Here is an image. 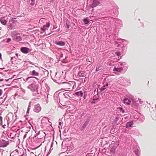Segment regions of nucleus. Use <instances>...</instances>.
<instances>
[{
	"label": "nucleus",
	"instance_id": "nucleus-14",
	"mask_svg": "<svg viewBox=\"0 0 156 156\" xmlns=\"http://www.w3.org/2000/svg\"><path fill=\"white\" fill-rule=\"evenodd\" d=\"M133 125V122L132 121H130L126 123V127L127 128H129L131 127Z\"/></svg>",
	"mask_w": 156,
	"mask_h": 156
},
{
	"label": "nucleus",
	"instance_id": "nucleus-64",
	"mask_svg": "<svg viewBox=\"0 0 156 156\" xmlns=\"http://www.w3.org/2000/svg\"><path fill=\"white\" fill-rule=\"evenodd\" d=\"M16 57H18V53H16Z\"/></svg>",
	"mask_w": 156,
	"mask_h": 156
},
{
	"label": "nucleus",
	"instance_id": "nucleus-32",
	"mask_svg": "<svg viewBox=\"0 0 156 156\" xmlns=\"http://www.w3.org/2000/svg\"><path fill=\"white\" fill-rule=\"evenodd\" d=\"M118 109H119L120 112L122 113H125V111L123 109V108L122 107H119L118 108Z\"/></svg>",
	"mask_w": 156,
	"mask_h": 156
},
{
	"label": "nucleus",
	"instance_id": "nucleus-63",
	"mask_svg": "<svg viewBox=\"0 0 156 156\" xmlns=\"http://www.w3.org/2000/svg\"><path fill=\"white\" fill-rule=\"evenodd\" d=\"M30 131L29 129H27V131L25 132H27V133Z\"/></svg>",
	"mask_w": 156,
	"mask_h": 156
},
{
	"label": "nucleus",
	"instance_id": "nucleus-61",
	"mask_svg": "<svg viewBox=\"0 0 156 156\" xmlns=\"http://www.w3.org/2000/svg\"><path fill=\"white\" fill-rule=\"evenodd\" d=\"M27 80V78H26L25 79V80L26 81H27L28 82H29L30 81V80Z\"/></svg>",
	"mask_w": 156,
	"mask_h": 156
},
{
	"label": "nucleus",
	"instance_id": "nucleus-59",
	"mask_svg": "<svg viewBox=\"0 0 156 156\" xmlns=\"http://www.w3.org/2000/svg\"><path fill=\"white\" fill-rule=\"evenodd\" d=\"M52 149H53V148L52 149H51V148H50L49 149V151L48 152H50V153L51 152V151L52 150Z\"/></svg>",
	"mask_w": 156,
	"mask_h": 156
},
{
	"label": "nucleus",
	"instance_id": "nucleus-1",
	"mask_svg": "<svg viewBox=\"0 0 156 156\" xmlns=\"http://www.w3.org/2000/svg\"><path fill=\"white\" fill-rule=\"evenodd\" d=\"M108 4V7L106 9L105 11L108 14L112 15L115 14L114 10V9H117L118 7L115 2L112 1H110Z\"/></svg>",
	"mask_w": 156,
	"mask_h": 156
},
{
	"label": "nucleus",
	"instance_id": "nucleus-52",
	"mask_svg": "<svg viewBox=\"0 0 156 156\" xmlns=\"http://www.w3.org/2000/svg\"><path fill=\"white\" fill-rule=\"evenodd\" d=\"M19 94V93L17 92L16 93L14 94V96L16 97Z\"/></svg>",
	"mask_w": 156,
	"mask_h": 156
},
{
	"label": "nucleus",
	"instance_id": "nucleus-38",
	"mask_svg": "<svg viewBox=\"0 0 156 156\" xmlns=\"http://www.w3.org/2000/svg\"><path fill=\"white\" fill-rule=\"evenodd\" d=\"M58 123H59V126H62V120L61 119H59V122H58Z\"/></svg>",
	"mask_w": 156,
	"mask_h": 156
},
{
	"label": "nucleus",
	"instance_id": "nucleus-28",
	"mask_svg": "<svg viewBox=\"0 0 156 156\" xmlns=\"http://www.w3.org/2000/svg\"><path fill=\"white\" fill-rule=\"evenodd\" d=\"M119 63L120 64V65L122 66H125L126 68H127V66H126L127 63L125 62H119Z\"/></svg>",
	"mask_w": 156,
	"mask_h": 156
},
{
	"label": "nucleus",
	"instance_id": "nucleus-7",
	"mask_svg": "<svg viewBox=\"0 0 156 156\" xmlns=\"http://www.w3.org/2000/svg\"><path fill=\"white\" fill-rule=\"evenodd\" d=\"M41 108L39 104H37L34 106L33 111L36 112H39L41 110Z\"/></svg>",
	"mask_w": 156,
	"mask_h": 156
},
{
	"label": "nucleus",
	"instance_id": "nucleus-39",
	"mask_svg": "<svg viewBox=\"0 0 156 156\" xmlns=\"http://www.w3.org/2000/svg\"><path fill=\"white\" fill-rule=\"evenodd\" d=\"M18 58V57H16L15 56H13V57H12L11 58V60H12V62L13 61H12V60H15V61L16 60H17V59Z\"/></svg>",
	"mask_w": 156,
	"mask_h": 156
},
{
	"label": "nucleus",
	"instance_id": "nucleus-24",
	"mask_svg": "<svg viewBox=\"0 0 156 156\" xmlns=\"http://www.w3.org/2000/svg\"><path fill=\"white\" fill-rule=\"evenodd\" d=\"M100 100V99L99 98H94L93 99L92 101L91 102V103L92 104H95L97 101H99Z\"/></svg>",
	"mask_w": 156,
	"mask_h": 156
},
{
	"label": "nucleus",
	"instance_id": "nucleus-31",
	"mask_svg": "<svg viewBox=\"0 0 156 156\" xmlns=\"http://www.w3.org/2000/svg\"><path fill=\"white\" fill-rule=\"evenodd\" d=\"M16 19V18H11L9 20L10 21V22H11L13 24L15 23L16 21L15 20Z\"/></svg>",
	"mask_w": 156,
	"mask_h": 156
},
{
	"label": "nucleus",
	"instance_id": "nucleus-56",
	"mask_svg": "<svg viewBox=\"0 0 156 156\" xmlns=\"http://www.w3.org/2000/svg\"><path fill=\"white\" fill-rule=\"evenodd\" d=\"M12 78H9V79H7V80H5V81H9V80H12Z\"/></svg>",
	"mask_w": 156,
	"mask_h": 156
},
{
	"label": "nucleus",
	"instance_id": "nucleus-16",
	"mask_svg": "<svg viewBox=\"0 0 156 156\" xmlns=\"http://www.w3.org/2000/svg\"><path fill=\"white\" fill-rule=\"evenodd\" d=\"M86 73L83 71H80L78 73L77 76L79 77H85L86 76Z\"/></svg>",
	"mask_w": 156,
	"mask_h": 156
},
{
	"label": "nucleus",
	"instance_id": "nucleus-2",
	"mask_svg": "<svg viewBox=\"0 0 156 156\" xmlns=\"http://www.w3.org/2000/svg\"><path fill=\"white\" fill-rule=\"evenodd\" d=\"M32 92V95L33 96H36L37 97H40L42 98L45 96V94L46 92L44 91H41L42 88H29Z\"/></svg>",
	"mask_w": 156,
	"mask_h": 156
},
{
	"label": "nucleus",
	"instance_id": "nucleus-6",
	"mask_svg": "<svg viewBox=\"0 0 156 156\" xmlns=\"http://www.w3.org/2000/svg\"><path fill=\"white\" fill-rule=\"evenodd\" d=\"M9 141H6L5 140L2 139L0 140V147H5L8 145H9Z\"/></svg>",
	"mask_w": 156,
	"mask_h": 156
},
{
	"label": "nucleus",
	"instance_id": "nucleus-25",
	"mask_svg": "<svg viewBox=\"0 0 156 156\" xmlns=\"http://www.w3.org/2000/svg\"><path fill=\"white\" fill-rule=\"evenodd\" d=\"M13 24V23H12L11 22H10V21L9 20V22L8 23V27L12 28L14 27Z\"/></svg>",
	"mask_w": 156,
	"mask_h": 156
},
{
	"label": "nucleus",
	"instance_id": "nucleus-60",
	"mask_svg": "<svg viewBox=\"0 0 156 156\" xmlns=\"http://www.w3.org/2000/svg\"><path fill=\"white\" fill-rule=\"evenodd\" d=\"M53 142H52L51 143V148H52V147H53Z\"/></svg>",
	"mask_w": 156,
	"mask_h": 156
},
{
	"label": "nucleus",
	"instance_id": "nucleus-35",
	"mask_svg": "<svg viewBox=\"0 0 156 156\" xmlns=\"http://www.w3.org/2000/svg\"><path fill=\"white\" fill-rule=\"evenodd\" d=\"M106 88H99L100 90V93H101V92H102L103 90H104ZM97 92H98V89L99 88H97Z\"/></svg>",
	"mask_w": 156,
	"mask_h": 156
},
{
	"label": "nucleus",
	"instance_id": "nucleus-51",
	"mask_svg": "<svg viewBox=\"0 0 156 156\" xmlns=\"http://www.w3.org/2000/svg\"><path fill=\"white\" fill-rule=\"evenodd\" d=\"M2 93V90L0 89V96H1Z\"/></svg>",
	"mask_w": 156,
	"mask_h": 156
},
{
	"label": "nucleus",
	"instance_id": "nucleus-30",
	"mask_svg": "<svg viewBox=\"0 0 156 156\" xmlns=\"http://www.w3.org/2000/svg\"><path fill=\"white\" fill-rule=\"evenodd\" d=\"M126 98H128L130 100V101H132L134 97L133 96L131 95H128L126 96Z\"/></svg>",
	"mask_w": 156,
	"mask_h": 156
},
{
	"label": "nucleus",
	"instance_id": "nucleus-15",
	"mask_svg": "<svg viewBox=\"0 0 156 156\" xmlns=\"http://www.w3.org/2000/svg\"><path fill=\"white\" fill-rule=\"evenodd\" d=\"M55 44L58 45L64 46L65 44V42L64 41H56L55 42Z\"/></svg>",
	"mask_w": 156,
	"mask_h": 156
},
{
	"label": "nucleus",
	"instance_id": "nucleus-9",
	"mask_svg": "<svg viewBox=\"0 0 156 156\" xmlns=\"http://www.w3.org/2000/svg\"><path fill=\"white\" fill-rule=\"evenodd\" d=\"M100 3V2L98 0H94L92 3L90 5V7L92 8H94L97 6Z\"/></svg>",
	"mask_w": 156,
	"mask_h": 156
},
{
	"label": "nucleus",
	"instance_id": "nucleus-49",
	"mask_svg": "<svg viewBox=\"0 0 156 156\" xmlns=\"http://www.w3.org/2000/svg\"><path fill=\"white\" fill-rule=\"evenodd\" d=\"M0 120L2 123V117L1 116H0Z\"/></svg>",
	"mask_w": 156,
	"mask_h": 156
},
{
	"label": "nucleus",
	"instance_id": "nucleus-18",
	"mask_svg": "<svg viewBox=\"0 0 156 156\" xmlns=\"http://www.w3.org/2000/svg\"><path fill=\"white\" fill-rule=\"evenodd\" d=\"M83 21L84 23L85 24L87 25L89 24V23L90 21L89 20L88 17H86L83 20Z\"/></svg>",
	"mask_w": 156,
	"mask_h": 156
},
{
	"label": "nucleus",
	"instance_id": "nucleus-21",
	"mask_svg": "<svg viewBox=\"0 0 156 156\" xmlns=\"http://www.w3.org/2000/svg\"><path fill=\"white\" fill-rule=\"evenodd\" d=\"M19 34L18 33V31L16 30L13 31L11 32V35L12 37L13 36H15Z\"/></svg>",
	"mask_w": 156,
	"mask_h": 156
},
{
	"label": "nucleus",
	"instance_id": "nucleus-58",
	"mask_svg": "<svg viewBox=\"0 0 156 156\" xmlns=\"http://www.w3.org/2000/svg\"><path fill=\"white\" fill-rule=\"evenodd\" d=\"M4 151V150H3L2 149V151H1V152H0L1 154L2 155L3 154V152Z\"/></svg>",
	"mask_w": 156,
	"mask_h": 156
},
{
	"label": "nucleus",
	"instance_id": "nucleus-46",
	"mask_svg": "<svg viewBox=\"0 0 156 156\" xmlns=\"http://www.w3.org/2000/svg\"><path fill=\"white\" fill-rule=\"evenodd\" d=\"M44 27H43V28H41V30L43 31V32H44L45 31L46 29L44 28Z\"/></svg>",
	"mask_w": 156,
	"mask_h": 156
},
{
	"label": "nucleus",
	"instance_id": "nucleus-10",
	"mask_svg": "<svg viewBox=\"0 0 156 156\" xmlns=\"http://www.w3.org/2000/svg\"><path fill=\"white\" fill-rule=\"evenodd\" d=\"M12 39L13 40L15 41L18 42L21 41L22 40L21 37L19 36V34L15 36H13L12 37Z\"/></svg>",
	"mask_w": 156,
	"mask_h": 156
},
{
	"label": "nucleus",
	"instance_id": "nucleus-8",
	"mask_svg": "<svg viewBox=\"0 0 156 156\" xmlns=\"http://www.w3.org/2000/svg\"><path fill=\"white\" fill-rule=\"evenodd\" d=\"M21 51L24 54H27L30 51V49L26 47H22L20 49Z\"/></svg>",
	"mask_w": 156,
	"mask_h": 156
},
{
	"label": "nucleus",
	"instance_id": "nucleus-44",
	"mask_svg": "<svg viewBox=\"0 0 156 156\" xmlns=\"http://www.w3.org/2000/svg\"><path fill=\"white\" fill-rule=\"evenodd\" d=\"M134 152L136 155H138V150H135Z\"/></svg>",
	"mask_w": 156,
	"mask_h": 156
},
{
	"label": "nucleus",
	"instance_id": "nucleus-27",
	"mask_svg": "<svg viewBox=\"0 0 156 156\" xmlns=\"http://www.w3.org/2000/svg\"><path fill=\"white\" fill-rule=\"evenodd\" d=\"M145 119L144 116L143 115L140 116L138 118V120L141 122H143Z\"/></svg>",
	"mask_w": 156,
	"mask_h": 156
},
{
	"label": "nucleus",
	"instance_id": "nucleus-4",
	"mask_svg": "<svg viewBox=\"0 0 156 156\" xmlns=\"http://www.w3.org/2000/svg\"><path fill=\"white\" fill-rule=\"evenodd\" d=\"M119 144L115 143L113 145H112L110 148V153L113 155H114L115 154V150L117 147L119 145Z\"/></svg>",
	"mask_w": 156,
	"mask_h": 156
},
{
	"label": "nucleus",
	"instance_id": "nucleus-29",
	"mask_svg": "<svg viewBox=\"0 0 156 156\" xmlns=\"http://www.w3.org/2000/svg\"><path fill=\"white\" fill-rule=\"evenodd\" d=\"M119 120V118L118 116H116L115 119L113 120V123L114 124H116L117 122Z\"/></svg>",
	"mask_w": 156,
	"mask_h": 156
},
{
	"label": "nucleus",
	"instance_id": "nucleus-36",
	"mask_svg": "<svg viewBox=\"0 0 156 156\" xmlns=\"http://www.w3.org/2000/svg\"><path fill=\"white\" fill-rule=\"evenodd\" d=\"M87 95V93L86 92L84 91L83 93V98L84 99H85L86 98V97Z\"/></svg>",
	"mask_w": 156,
	"mask_h": 156
},
{
	"label": "nucleus",
	"instance_id": "nucleus-26",
	"mask_svg": "<svg viewBox=\"0 0 156 156\" xmlns=\"http://www.w3.org/2000/svg\"><path fill=\"white\" fill-rule=\"evenodd\" d=\"M66 28L69 29V28L70 24L69 21L68 19H66Z\"/></svg>",
	"mask_w": 156,
	"mask_h": 156
},
{
	"label": "nucleus",
	"instance_id": "nucleus-45",
	"mask_svg": "<svg viewBox=\"0 0 156 156\" xmlns=\"http://www.w3.org/2000/svg\"><path fill=\"white\" fill-rule=\"evenodd\" d=\"M27 132H25V134L24 135L23 138V139H24L25 138L27 137Z\"/></svg>",
	"mask_w": 156,
	"mask_h": 156
},
{
	"label": "nucleus",
	"instance_id": "nucleus-42",
	"mask_svg": "<svg viewBox=\"0 0 156 156\" xmlns=\"http://www.w3.org/2000/svg\"><path fill=\"white\" fill-rule=\"evenodd\" d=\"M115 54L117 56H120L121 55V53L120 51H116L115 52Z\"/></svg>",
	"mask_w": 156,
	"mask_h": 156
},
{
	"label": "nucleus",
	"instance_id": "nucleus-20",
	"mask_svg": "<svg viewBox=\"0 0 156 156\" xmlns=\"http://www.w3.org/2000/svg\"><path fill=\"white\" fill-rule=\"evenodd\" d=\"M123 69L122 67H121L119 68H117L116 67H114L113 69V71H117V72H120L122 71Z\"/></svg>",
	"mask_w": 156,
	"mask_h": 156
},
{
	"label": "nucleus",
	"instance_id": "nucleus-12",
	"mask_svg": "<svg viewBox=\"0 0 156 156\" xmlns=\"http://www.w3.org/2000/svg\"><path fill=\"white\" fill-rule=\"evenodd\" d=\"M73 94L74 95H75L78 97H81L83 95V93L82 91L80 90L79 91L74 92L73 93Z\"/></svg>",
	"mask_w": 156,
	"mask_h": 156
},
{
	"label": "nucleus",
	"instance_id": "nucleus-11",
	"mask_svg": "<svg viewBox=\"0 0 156 156\" xmlns=\"http://www.w3.org/2000/svg\"><path fill=\"white\" fill-rule=\"evenodd\" d=\"M17 92L20 95H22L25 94V90L23 88H19L17 90Z\"/></svg>",
	"mask_w": 156,
	"mask_h": 156
},
{
	"label": "nucleus",
	"instance_id": "nucleus-53",
	"mask_svg": "<svg viewBox=\"0 0 156 156\" xmlns=\"http://www.w3.org/2000/svg\"><path fill=\"white\" fill-rule=\"evenodd\" d=\"M63 53H61V54H60V56L61 58L63 57Z\"/></svg>",
	"mask_w": 156,
	"mask_h": 156
},
{
	"label": "nucleus",
	"instance_id": "nucleus-54",
	"mask_svg": "<svg viewBox=\"0 0 156 156\" xmlns=\"http://www.w3.org/2000/svg\"><path fill=\"white\" fill-rule=\"evenodd\" d=\"M31 103V102L30 101L29 102V105H28V107H29V108L31 107V106H30Z\"/></svg>",
	"mask_w": 156,
	"mask_h": 156
},
{
	"label": "nucleus",
	"instance_id": "nucleus-48",
	"mask_svg": "<svg viewBox=\"0 0 156 156\" xmlns=\"http://www.w3.org/2000/svg\"><path fill=\"white\" fill-rule=\"evenodd\" d=\"M27 62L29 63L30 64H31L34 65V63L32 62H31L30 61H27Z\"/></svg>",
	"mask_w": 156,
	"mask_h": 156
},
{
	"label": "nucleus",
	"instance_id": "nucleus-41",
	"mask_svg": "<svg viewBox=\"0 0 156 156\" xmlns=\"http://www.w3.org/2000/svg\"><path fill=\"white\" fill-rule=\"evenodd\" d=\"M69 93V92H66L64 93L63 95L65 96V98H68L66 96L67 95V96H69V95L68 94Z\"/></svg>",
	"mask_w": 156,
	"mask_h": 156
},
{
	"label": "nucleus",
	"instance_id": "nucleus-40",
	"mask_svg": "<svg viewBox=\"0 0 156 156\" xmlns=\"http://www.w3.org/2000/svg\"><path fill=\"white\" fill-rule=\"evenodd\" d=\"M30 0L31 1V2L30 3V5L31 6H33L35 4V0Z\"/></svg>",
	"mask_w": 156,
	"mask_h": 156
},
{
	"label": "nucleus",
	"instance_id": "nucleus-5",
	"mask_svg": "<svg viewBox=\"0 0 156 156\" xmlns=\"http://www.w3.org/2000/svg\"><path fill=\"white\" fill-rule=\"evenodd\" d=\"M90 117H88L86 120L85 121L84 123L82 126L81 130V131L83 130L87 126V125L89 124V123L90 121Z\"/></svg>",
	"mask_w": 156,
	"mask_h": 156
},
{
	"label": "nucleus",
	"instance_id": "nucleus-55",
	"mask_svg": "<svg viewBox=\"0 0 156 156\" xmlns=\"http://www.w3.org/2000/svg\"><path fill=\"white\" fill-rule=\"evenodd\" d=\"M36 132V135H37H37H39V134H40V131H38V132H37V133H36V132Z\"/></svg>",
	"mask_w": 156,
	"mask_h": 156
},
{
	"label": "nucleus",
	"instance_id": "nucleus-13",
	"mask_svg": "<svg viewBox=\"0 0 156 156\" xmlns=\"http://www.w3.org/2000/svg\"><path fill=\"white\" fill-rule=\"evenodd\" d=\"M131 101L128 98H125L123 99V102L124 104L128 105L130 104Z\"/></svg>",
	"mask_w": 156,
	"mask_h": 156
},
{
	"label": "nucleus",
	"instance_id": "nucleus-19",
	"mask_svg": "<svg viewBox=\"0 0 156 156\" xmlns=\"http://www.w3.org/2000/svg\"><path fill=\"white\" fill-rule=\"evenodd\" d=\"M73 149V147L72 146H68L67 147V149L66 152L67 153H70L71 152Z\"/></svg>",
	"mask_w": 156,
	"mask_h": 156
},
{
	"label": "nucleus",
	"instance_id": "nucleus-43",
	"mask_svg": "<svg viewBox=\"0 0 156 156\" xmlns=\"http://www.w3.org/2000/svg\"><path fill=\"white\" fill-rule=\"evenodd\" d=\"M11 40V39L10 38H8L7 39V41H6V42L7 43H9L10 41Z\"/></svg>",
	"mask_w": 156,
	"mask_h": 156
},
{
	"label": "nucleus",
	"instance_id": "nucleus-37",
	"mask_svg": "<svg viewBox=\"0 0 156 156\" xmlns=\"http://www.w3.org/2000/svg\"><path fill=\"white\" fill-rule=\"evenodd\" d=\"M99 85L97 84L96 83H94L93 84V88H94V87H98V88H99Z\"/></svg>",
	"mask_w": 156,
	"mask_h": 156
},
{
	"label": "nucleus",
	"instance_id": "nucleus-17",
	"mask_svg": "<svg viewBox=\"0 0 156 156\" xmlns=\"http://www.w3.org/2000/svg\"><path fill=\"white\" fill-rule=\"evenodd\" d=\"M0 21L1 23L4 25H6L7 21L5 20L4 17H2L0 18Z\"/></svg>",
	"mask_w": 156,
	"mask_h": 156
},
{
	"label": "nucleus",
	"instance_id": "nucleus-22",
	"mask_svg": "<svg viewBox=\"0 0 156 156\" xmlns=\"http://www.w3.org/2000/svg\"><path fill=\"white\" fill-rule=\"evenodd\" d=\"M101 69H103L102 67L100 65V64H98L96 66V71H98Z\"/></svg>",
	"mask_w": 156,
	"mask_h": 156
},
{
	"label": "nucleus",
	"instance_id": "nucleus-34",
	"mask_svg": "<svg viewBox=\"0 0 156 156\" xmlns=\"http://www.w3.org/2000/svg\"><path fill=\"white\" fill-rule=\"evenodd\" d=\"M50 25V23L49 22H48L46 23V24L45 25H44L43 26L44 27H47L48 28H49Z\"/></svg>",
	"mask_w": 156,
	"mask_h": 156
},
{
	"label": "nucleus",
	"instance_id": "nucleus-47",
	"mask_svg": "<svg viewBox=\"0 0 156 156\" xmlns=\"http://www.w3.org/2000/svg\"><path fill=\"white\" fill-rule=\"evenodd\" d=\"M108 86V84L106 83L105 85H104L101 88H105V87H107Z\"/></svg>",
	"mask_w": 156,
	"mask_h": 156
},
{
	"label": "nucleus",
	"instance_id": "nucleus-23",
	"mask_svg": "<svg viewBox=\"0 0 156 156\" xmlns=\"http://www.w3.org/2000/svg\"><path fill=\"white\" fill-rule=\"evenodd\" d=\"M31 75L34 76H38L39 73L37 72L35 70H33L32 71Z\"/></svg>",
	"mask_w": 156,
	"mask_h": 156
},
{
	"label": "nucleus",
	"instance_id": "nucleus-62",
	"mask_svg": "<svg viewBox=\"0 0 156 156\" xmlns=\"http://www.w3.org/2000/svg\"><path fill=\"white\" fill-rule=\"evenodd\" d=\"M50 154V152H48V154H47L46 156H48V155Z\"/></svg>",
	"mask_w": 156,
	"mask_h": 156
},
{
	"label": "nucleus",
	"instance_id": "nucleus-50",
	"mask_svg": "<svg viewBox=\"0 0 156 156\" xmlns=\"http://www.w3.org/2000/svg\"><path fill=\"white\" fill-rule=\"evenodd\" d=\"M138 100H139V102L141 104H142L143 103V101H141L140 99L139 98Z\"/></svg>",
	"mask_w": 156,
	"mask_h": 156
},
{
	"label": "nucleus",
	"instance_id": "nucleus-57",
	"mask_svg": "<svg viewBox=\"0 0 156 156\" xmlns=\"http://www.w3.org/2000/svg\"><path fill=\"white\" fill-rule=\"evenodd\" d=\"M45 119V118H43L41 120V124H42L43 123V121L44 120V119Z\"/></svg>",
	"mask_w": 156,
	"mask_h": 156
},
{
	"label": "nucleus",
	"instance_id": "nucleus-33",
	"mask_svg": "<svg viewBox=\"0 0 156 156\" xmlns=\"http://www.w3.org/2000/svg\"><path fill=\"white\" fill-rule=\"evenodd\" d=\"M34 78H35L37 80H38V78H37L35 77L31 76H29V77L27 78V80L30 79V81L32 79Z\"/></svg>",
	"mask_w": 156,
	"mask_h": 156
},
{
	"label": "nucleus",
	"instance_id": "nucleus-3",
	"mask_svg": "<svg viewBox=\"0 0 156 156\" xmlns=\"http://www.w3.org/2000/svg\"><path fill=\"white\" fill-rule=\"evenodd\" d=\"M114 21L115 22V27L116 29H120L122 26V21L118 18H115L114 20Z\"/></svg>",
	"mask_w": 156,
	"mask_h": 156
}]
</instances>
